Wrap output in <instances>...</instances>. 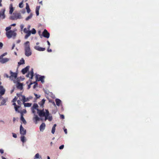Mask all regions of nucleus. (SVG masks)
Wrapping results in <instances>:
<instances>
[{
    "mask_svg": "<svg viewBox=\"0 0 159 159\" xmlns=\"http://www.w3.org/2000/svg\"><path fill=\"white\" fill-rule=\"evenodd\" d=\"M38 114L40 117H45V120H48L50 121H52V117L50 116L49 112L48 110L45 109V112L44 111V109L42 110H38Z\"/></svg>",
    "mask_w": 159,
    "mask_h": 159,
    "instance_id": "nucleus-1",
    "label": "nucleus"
},
{
    "mask_svg": "<svg viewBox=\"0 0 159 159\" xmlns=\"http://www.w3.org/2000/svg\"><path fill=\"white\" fill-rule=\"evenodd\" d=\"M38 107L39 106L37 104L34 103L31 108L32 112L34 114L33 120L35 124H37V123L38 121L40 120H43V119L39 117L36 114V112L34 109L37 110V113L38 114V111H39L38 110H40V109H38Z\"/></svg>",
    "mask_w": 159,
    "mask_h": 159,
    "instance_id": "nucleus-2",
    "label": "nucleus"
},
{
    "mask_svg": "<svg viewBox=\"0 0 159 159\" xmlns=\"http://www.w3.org/2000/svg\"><path fill=\"white\" fill-rule=\"evenodd\" d=\"M25 54L27 57H29L32 54V51L30 47V42L27 41L24 44Z\"/></svg>",
    "mask_w": 159,
    "mask_h": 159,
    "instance_id": "nucleus-3",
    "label": "nucleus"
},
{
    "mask_svg": "<svg viewBox=\"0 0 159 159\" xmlns=\"http://www.w3.org/2000/svg\"><path fill=\"white\" fill-rule=\"evenodd\" d=\"M17 30L15 29L13 30H10L8 32L6 33V35L8 39H10L12 38L14 39L16 35V33Z\"/></svg>",
    "mask_w": 159,
    "mask_h": 159,
    "instance_id": "nucleus-4",
    "label": "nucleus"
},
{
    "mask_svg": "<svg viewBox=\"0 0 159 159\" xmlns=\"http://www.w3.org/2000/svg\"><path fill=\"white\" fill-rule=\"evenodd\" d=\"M9 18L10 20H16L21 18V16L20 13L15 12L12 14Z\"/></svg>",
    "mask_w": 159,
    "mask_h": 159,
    "instance_id": "nucleus-5",
    "label": "nucleus"
},
{
    "mask_svg": "<svg viewBox=\"0 0 159 159\" xmlns=\"http://www.w3.org/2000/svg\"><path fill=\"white\" fill-rule=\"evenodd\" d=\"M10 74H11L10 76H9L10 79L13 80V79H16L17 77V73L16 72H13L11 70L10 71Z\"/></svg>",
    "mask_w": 159,
    "mask_h": 159,
    "instance_id": "nucleus-6",
    "label": "nucleus"
},
{
    "mask_svg": "<svg viewBox=\"0 0 159 159\" xmlns=\"http://www.w3.org/2000/svg\"><path fill=\"white\" fill-rule=\"evenodd\" d=\"M36 80L38 79V81H40L42 83L44 82V79L45 77L44 76H40L39 75H37L36 76Z\"/></svg>",
    "mask_w": 159,
    "mask_h": 159,
    "instance_id": "nucleus-7",
    "label": "nucleus"
},
{
    "mask_svg": "<svg viewBox=\"0 0 159 159\" xmlns=\"http://www.w3.org/2000/svg\"><path fill=\"white\" fill-rule=\"evenodd\" d=\"M20 133L21 135H24L26 134V130L22 127V125L20 126Z\"/></svg>",
    "mask_w": 159,
    "mask_h": 159,
    "instance_id": "nucleus-8",
    "label": "nucleus"
},
{
    "mask_svg": "<svg viewBox=\"0 0 159 159\" xmlns=\"http://www.w3.org/2000/svg\"><path fill=\"white\" fill-rule=\"evenodd\" d=\"M42 34L43 36L45 38H48L49 37L50 34L46 29L44 30Z\"/></svg>",
    "mask_w": 159,
    "mask_h": 159,
    "instance_id": "nucleus-9",
    "label": "nucleus"
},
{
    "mask_svg": "<svg viewBox=\"0 0 159 159\" xmlns=\"http://www.w3.org/2000/svg\"><path fill=\"white\" fill-rule=\"evenodd\" d=\"M10 59L7 58H2L0 59V62L2 64H4L8 61Z\"/></svg>",
    "mask_w": 159,
    "mask_h": 159,
    "instance_id": "nucleus-10",
    "label": "nucleus"
},
{
    "mask_svg": "<svg viewBox=\"0 0 159 159\" xmlns=\"http://www.w3.org/2000/svg\"><path fill=\"white\" fill-rule=\"evenodd\" d=\"M34 48L35 50L39 51H43L45 50V48H41L39 46H35Z\"/></svg>",
    "mask_w": 159,
    "mask_h": 159,
    "instance_id": "nucleus-11",
    "label": "nucleus"
},
{
    "mask_svg": "<svg viewBox=\"0 0 159 159\" xmlns=\"http://www.w3.org/2000/svg\"><path fill=\"white\" fill-rule=\"evenodd\" d=\"M46 125L45 123H43L40 126L39 129L41 131H43L45 129Z\"/></svg>",
    "mask_w": 159,
    "mask_h": 159,
    "instance_id": "nucleus-12",
    "label": "nucleus"
},
{
    "mask_svg": "<svg viewBox=\"0 0 159 159\" xmlns=\"http://www.w3.org/2000/svg\"><path fill=\"white\" fill-rule=\"evenodd\" d=\"M29 66H27L24 68L23 69L21 70V72L23 74H24L26 73L29 70Z\"/></svg>",
    "mask_w": 159,
    "mask_h": 159,
    "instance_id": "nucleus-13",
    "label": "nucleus"
},
{
    "mask_svg": "<svg viewBox=\"0 0 159 159\" xmlns=\"http://www.w3.org/2000/svg\"><path fill=\"white\" fill-rule=\"evenodd\" d=\"M16 86L18 89H20V90H22L23 88L22 84L19 82H18L16 84Z\"/></svg>",
    "mask_w": 159,
    "mask_h": 159,
    "instance_id": "nucleus-14",
    "label": "nucleus"
},
{
    "mask_svg": "<svg viewBox=\"0 0 159 159\" xmlns=\"http://www.w3.org/2000/svg\"><path fill=\"white\" fill-rule=\"evenodd\" d=\"M21 100L23 101V103H25V102H28L29 101V98H26L24 95H21Z\"/></svg>",
    "mask_w": 159,
    "mask_h": 159,
    "instance_id": "nucleus-15",
    "label": "nucleus"
},
{
    "mask_svg": "<svg viewBox=\"0 0 159 159\" xmlns=\"http://www.w3.org/2000/svg\"><path fill=\"white\" fill-rule=\"evenodd\" d=\"M8 98H6L5 99H3L2 100V101L1 102V104L0 105H6V102L7 101Z\"/></svg>",
    "mask_w": 159,
    "mask_h": 159,
    "instance_id": "nucleus-16",
    "label": "nucleus"
},
{
    "mask_svg": "<svg viewBox=\"0 0 159 159\" xmlns=\"http://www.w3.org/2000/svg\"><path fill=\"white\" fill-rule=\"evenodd\" d=\"M25 36V39H26L31 34V30H28Z\"/></svg>",
    "mask_w": 159,
    "mask_h": 159,
    "instance_id": "nucleus-17",
    "label": "nucleus"
},
{
    "mask_svg": "<svg viewBox=\"0 0 159 159\" xmlns=\"http://www.w3.org/2000/svg\"><path fill=\"white\" fill-rule=\"evenodd\" d=\"M25 60L23 58H22L20 60V61L18 63V66H20L21 65H23L25 64Z\"/></svg>",
    "mask_w": 159,
    "mask_h": 159,
    "instance_id": "nucleus-18",
    "label": "nucleus"
},
{
    "mask_svg": "<svg viewBox=\"0 0 159 159\" xmlns=\"http://www.w3.org/2000/svg\"><path fill=\"white\" fill-rule=\"evenodd\" d=\"M10 11H9V14H12L13 12L14 11L13 8L12 7V4H11L10 6Z\"/></svg>",
    "mask_w": 159,
    "mask_h": 159,
    "instance_id": "nucleus-19",
    "label": "nucleus"
},
{
    "mask_svg": "<svg viewBox=\"0 0 159 159\" xmlns=\"http://www.w3.org/2000/svg\"><path fill=\"white\" fill-rule=\"evenodd\" d=\"M34 159H42V157L41 156H40L39 154V153H37L34 156Z\"/></svg>",
    "mask_w": 159,
    "mask_h": 159,
    "instance_id": "nucleus-20",
    "label": "nucleus"
},
{
    "mask_svg": "<svg viewBox=\"0 0 159 159\" xmlns=\"http://www.w3.org/2000/svg\"><path fill=\"white\" fill-rule=\"evenodd\" d=\"M45 101V100L43 99L39 103V104L40 105V107H43V105L44 104Z\"/></svg>",
    "mask_w": 159,
    "mask_h": 159,
    "instance_id": "nucleus-21",
    "label": "nucleus"
},
{
    "mask_svg": "<svg viewBox=\"0 0 159 159\" xmlns=\"http://www.w3.org/2000/svg\"><path fill=\"white\" fill-rule=\"evenodd\" d=\"M55 101H56V102L57 105L58 106H60V104L61 103V101L59 99L57 98L55 99Z\"/></svg>",
    "mask_w": 159,
    "mask_h": 159,
    "instance_id": "nucleus-22",
    "label": "nucleus"
},
{
    "mask_svg": "<svg viewBox=\"0 0 159 159\" xmlns=\"http://www.w3.org/2000/svg\"><path fill=\"white\" fill-rule=\"evenodd\" d=\"M13 105L14 106V108L15 111H17L18 112H19V111L18 110V108H20V106H17L15 103H13Z\"/></svg>",
    "mask_w": 159,
    "mask_h": 159,
    "instance_id": "nucleus-23",
    "label": "nucleus"
},
{
    "mask_svg": "<svg viewBox=\"0 0 159 159\" xmlns=\"http://www.w3.org/2000/svg\"><path fill=\"white\" fill-rule=\"evenodd\" d=\"M26 9L27 10V12L28 13H29L30 12V9L29 5L28 3H26Z\"/></svg>",
    "mask_w": 159,
    "mask_h": 159,
    "instance_id": "nucleus-24",
    "label": "nucleus"
},
{
    "mask_svg": "<svg viewBox=\"0 0 159 159\" xmlns=\"http://www.w3.org/2000/svg\"><path fill=\"white\" fill-rule=\"evenodd\" d=\"M20 120L22 121L23 123L24 124H26V122L25 120V119L24 118L22 113H21V116L20 118Z\"/></svg>",
    "mask_w": 159,
    "mask_h": 159,
    "instance_id": "nucleus-25",
    "label": "nucleus"
},
{
    "mask_svg": "<svg viewBox=\"0 0 159 159\" xmlns=\"http://www.w3.org/2000/svg\"><path fill=\"white\" fill-rule=\"evenodd\" d=\"M56 125H57L56 124H54L52 127L51 132L52 134H54L55 131V127L56 126Z\"/></svg>",
    "mask_w": 159,
    "mask_h": 159,
    "instance_id": "nucleus-26",
    "label": "nucleus"
},
{
    "mask_svg": "<svg viewBox=\"0 0 159 159\" xmlns=\"http://www.w3.org/2000/svg\"><path fill=\"white\" fill-rule=\"evenodd\" d=\"M30 74L31 77L30 78V79H32L33 76H34V71H33V69L32 68L30 71Z\"/></svg>",
    "mask_w": 159,
    "mask_h": 159,
    "instance_id": "nucleus-27",
    "label": "nucleus"
},
{
    "mask_svg": "<svg viewBox=\"0 0 159 159\" xmlns=\"http://www.w3.org/2000/svg\"><path fill=\"white\" fill-rule=\"evenodd\" d=\"M21 140L23 143H24L26 141V139L25 137L23 136H21L20 137Z\"/></svg>",
    "mask_w": 159,
    "mask_h": 159,
    "instance_id": "nucleus-28",
    "label": "nucleus"
},
{
    "mask_svg": "<svg viewBox=\"0 0 159 159\" xmlns=\"http://www.w3.org/2000/svg\"><path fill=\"white\" fill-rule=\"evenodd\" d=\"M24 103V106L25 107H30L31 105V103Z\"/></svg>",
    "mask_w": 159,
    "mask_h": 159,
    "instance_id": "nucleus-29",
    "label": "nucleus"
},
{
    "mask_svg": "<svg viewBox=\"0 0 159 159\" xmlns=\"http://www.w3.org/2000/svg\"><path fill=\"white\" fill-rule=\"evenodd\" d=\"M32 14L30 13V15L26 18L25 20L26 21L29 20V19H30L32 17Z\"/></svg>",
    "mask_w": 159,
    "mask_h": 159,
    "instance_id": "nucleus-30",
    "label": "nucleus"
},
{
    "mask_svg": "<svg viewBox=\"0 0 159 159\" xmlns=\"http://www.w3.org/2000/svg\"><path fill=\"white\" fill-rule=\"evenodd\" d=\"M5 94L4 90L0 91V99L3 98L2 96Z\"/></svg>",
    "mask_w": 159,
    "mask_h": 159,
    "instance_id": "nucleus-31",
    "label": "nucleus"
},
{
    "mask_svg": "<svg viewBox=\"0 0 159 159\" xmlns=\"http://www.w3.org/2000/svg\"><path fill=\"white\" fill-rule=\"evenodd\" d=\"M11 26H9L8 27H7L5 29V30L6 31V32H8L9 31L11 30Z\"/></svg>",
    "mask_w": 159,
    "mask_h": 159,
    "instance_id": "nucleus-32",
    "label": "nucleus"
},
{
    "mask_svg": "<svg viewBox=\"0 0 159 159\" xmlns=\"http://www.w3.org/2000/svg\"><path fill=\"white\" fill-rule=\"evenodd\" d=\"M31 31V34H35L36 33V30L34 28H33Z\"/></svg>",
    "mask_w": 159,
    "mask_h": 159,
    "instance_id": "nucleus-33",
    "label": "nucleus"
},
{
    "mask_svg": "<svg viewBox=\"0 0 159 159\" xmlns=\"http://www.w3.org/2000/svg\"><path fill=\"white\" fill-rule=\"evenodd\" d=\"M7 54V52H5V53H4L3 54H2L0 56V59L1 58H3V57L5 56Z\"/></svg>",
    "mask_w": 159,
    "mask_h": 159,
    "instance_id": "nucleus-34",
    "label": "nucleus"
},
{
    "mask_svg": "<svg viewBox=\"0 0 159 159\" xmlns=\"http://www.w3.org/2000/svg\"><path fill=\"white\" fill-rule=\"evenodd\" d=\"M19 6L20 8H22L23 7V1L19 4Z\"/></svg>",
    "mask_w": 159,
    "mask_h": 159,
    "instance_id": "nucleus-35",
    "label": "nucleus"
},
{
    "mask_svg": "<svg viewBox=\"0 0 159 159\" xmlns=\"http://www.w3.org/2000/svg\"><path fill=\"white\" fill-rule=\"evenodd\" d=\"M4 90V93L5 92V89L3 88V87L2 86H1L0 85V90L2 91Z\"/></svg>",
    "mask_w": 159,
    "mask_h": 159,
    "instance_id": "nucleus-36",
    "label": "nucleus"
},
{
    "mask_svg": "<svg viewBox=\"0 0 159 159\" xmlns=\"http://www.w3.org/2000/svg\"><path fill=\"white\" fill-rule=\"evenodd\" d=\"M27 29H26V28H25L24 30H23V31L25 33H27V32H28V30H27Z\"/></svg>",
    "mask_w": 159,
    "mask_h": 159,
    "instance_id": "nucleus-37",
    "label": "nucleus"
},
{
    "mask_svg": "<svg viewBox=\"0 0 159 159\" xmlns=\"http://www.w3.org/2000/svg\"><path fill=\"white\" fill-rule=\"evenodd\" d=\"M64 147V145H62L59 147V148L60 149H62Z\"/></svg>",
    "mask_w": 159,
    "mask_h": 159,
    "instance_id": "nucleus-38",
    "label": "nucleus"
},
{
    "mask_svg": "<svg viewBox=\"0 0 159 159\" xmlns=\"http://www.w3.org/2000/svg\"><path fill=\"white\" fill-rule=\"evenodd\" d=\"M24 27V25L23 24H21L20 25V28L21 31L23 29Z\"/></svg>",
    "mask_w": 159,
    "mask_h": 159,
    "instance_id": "nucleus-39",
    "label": "nucleus"
},
{
    "mask_svg": "<svg viewBox=\"0 0 159 159\" xmlns=\"http://www.w3.org/2000/svg\"><path fill=\"white\" fill-rule=\"evenodd\" d=\"M3 46V44L2 42H0V49L2 48Z\"/></svg>",
    "mask_w": 159,
    "mask_h": 159,
    "instance_id": "nucleus-40",
    "label": "nucleus"
},
{
    "mask_svg": "<svg viewBox=\"0 0 159 159\" xmlns=\"http://www.w3.org/2000/svg\"><path fill=\"white\" fill-rule=\"evenodd\" d=\"M13 137L14 138H17V135L16 134L13 133H12Z\"/></svg>",
    "mask_w": 159,
    "mask_h": 159,
    "instance_id": "nucleus-41",
    "label": "nucleus"
},
{
    "mask_svg": "<svg viewBox=\"0 0 159 159\" xmlns=\"http://www.w3.org/2000/svg\"><path fill=\"white\" fill-rule=\"evenodd\" d=\"M17 103L19 105H20L21 104V102L19 100H18L17 101Z\"/></svg>",
    "mask_w": 159,
    "mask_h": 159,
    "instance_id": "nucleus-42",
    "label": "nucleus"
},
{
    "mask_svg": "<svg viewBox=\"0 0 159 159\" xmlns=\"http://www.w3.org/2000/svg\"><path fill=\"white\" fill-rule=\"evenodd\" d=\"M17 100V98L15 97L12 101V102H16Z\"/></svg>",
    "mask_w": 159,
    "mask_h": 159,
    "instance_id": "nucleus-43",
    "label": "nucleus"
},
{
    "mask_svg": "<svg viewBox=\"0 0 159 159\" xmlns=\"http://www.w3.org/2000/svg\"><path fill=\"white\" fill-rule=\"evenodd\" d=\"M49 47H48V49H47V51L48 52H52V50L51 49H49Z\"/></svg>",
    "mask_w": 159,
    "mask_h": 159,
    "instance_id": "nucleus-44",
    "label": "nucleus"
},
{
    "mask_svg": "<svg viewBox=\"0 0 159 159\" xmlns=\"http://www.w3.org/2000/svg\"><path fill=\"white\" fill-rule=\"evenodd\" d=\"M34 94L37 98H39V97H40V95H38L37 94Z\"/></svg>",
    "mask_w": 159,
    "mask_h": 159,
    "instance_id": "nucleus-45",
    "label": "nucleus"
},
{
    "mask_svg": "<svg viewBox=\"0 0 159 159\" xmlns=\"http://www.w3.org/2000/svg\"><path fill=\"white\" fill-rule=\"evenodd\" d=\"M60 118L62 119H64V116L63 115H60Z\"/></svg>",
    "mask_w": 159,
    "mask_h": 159,
    "instance_id": "nucleus-46",
    "label": "nucleus"
},
{
    "mask_svg": "<svg viewBox=\"0 0 159 159\" xmlns=\"http://www.w3.org/2000/svg\"><path fill=\"white\" fill-rule=\"evenodd\" d=\"M36 15L37 16H39V11L36 10Z\"/></svg>",
    "mask_w": 159,
    "mask_h": 159,
    "instance_id": "nucleus-47",
    "label": "nucleus"
},
{
    "mask_svg": "<svg viewBox=\"0 0 159 159\" xmlns=\"http://www.w3.org/2000/svg\"><path fill=\"white\" fill-rule=\"evenodd\" d=\"M40 7L39 6H37L36 9V10L39 11V9H40Z\"/></svg>",
    "mask_w": 159,
    "mask_h": 159,
    "instance_id": "nucleus-48",
    "label": "nucleus"
},
{
    "mask_svg": "<svg viewBox=\"0 0 159 159\" xmlns=\"http://www.w3.org/2000/svg\"><path fill=\"white\" fill-rule=\"evenodd\" d=\"M4 77H6L7 78H9V76L7 74H5L4 75Z\"/></svg>",
    "mask_w": 159,
    "mask_h": 159,
    "instance_id": "nucleus-49",
    "label": "nucleus"
},
{
    "mask_svg": "<svg viewBox=\"0 0 159 159\" xmlns=\"http://www.w3.org/2000/svg\"><path fill=\"white\" fill-rule=\"evenodd\" d=\"M0 152L2 154L4 152V150L2 149H0Z\"/></svg>",
    "mask_w": 159,
    "mask_h": 159,
    "instance_id": "nucleus-50",
    "label": "nucleus"
},
{
    "mask_svg": "<svg viewBox=\"0 0 159 159\" xmlns=\"http://www.w3.org/2000/svg\"><path fill=\"white\" fill-rule=\"evenodd\" d=\"M30 25H28L27 29L28 30H30Z\"/></svg>",
    "mask_w": 159,
    "mask_h": 159,
    "instance_id": "nucleus-51",
    "label": "nucleus"
},
{
    "mask_svg": "<svg viewBox=\"0 0 159 159\" xmlns=\"http://www.w3.org/2000/svg\"><path fill=\"white\" fill-rule=\"evenodd\" d=\"M32 84V83H31L30 84L28 85V89H29L30 88V85Z\"/></svg>",
    "mask_w": 159,
    "mask_h": 159,
    "instance_id": "nucleus-52",
    "label": "nucleus"
},
{
    "mask_svg": "<svg viewBox=\"0 0 159 159\" xmlns=\"http://www.w3.org/2000/svg\"><path fill=\"white\" fill-rule=\"evenodd\" d=\"M64 132L66 134H67V130L66 129H64Z\"/></svg>",
    "mask_w": 159,
    "mask_h": 159,
    "instance_id": "nucleus-53",
    "label": "nucleus"
},
{
    "mask_svg": "<svg viewBox=\"0 0 159 159\" xmlns=\"http://www.w3.org/2000/svg\"><path fill=\"white\" fill-rule=\"evenodd\" d=\"M47 42L48 43V47H50V42H49L48 41H47Z\"/></svg>",
    "mask_w": 159,
    "mask_h": 159,
    "instance_id": "nucleus-54",
    "label": "nucleus"
},
{
    "mask_svg": "<svg viewBox=\"0 0 159 159\" xmlns=\"http://www.w3.org/2000/svg\"><path fill=\"white\" fill-rule=\"evenodd\" d=\"M37 86V83H36L35 85H34V86H33V88L34 89H35L36 87Z\"/></svg>",
    "mask_w": 159,
    "mask_h": 159,
    "instance_id": "nucleus-55",
    "label": "nucleus"
},
{
    "mask_svg": "<svg viewBox=\"0 0 159 159\" xmlns=\"http://www.w3.org/2000/svg\"><path fill=\"white\" fill-rule=\"evenodd\" d=\"M15 47V44H13L12 47L11 48V49L12 50L13 49H14V48Z\"/></svg>",
    "mask_w": 159,
    "mask_h": 159,
    "instance_id": "nucleus-56",
    "label": "nucleus"
},
{
    "mask_svg": "<svg viewBox=\"0 0 159 159\" xmlns=\"http://www.w3.org/2000/svg\"><path fill=\"white\" fill-rule=\"evenodd\" d=\"M30 75V72L29 73H28L26 75V76L27 77H29V75Z\"/></svg>",
    "mask_w": 159,
    "mask_h": 159,
    "instance_id": "nucleus-57",
    "label": "nucleus"
},
{
    "mask_svg": "<svg viewBox=\"0 0 159 159\" xmlns=\"http://www.w3.org/2000/svg\"><path fill=\"white\" fill-rule=\"evenodd\" d=\"M2 1V0H0V7H2V4L1 3Z\"/></svg>",
    "mask_w": 159,
    "mask_h": 159,
    "instance_id": "nucleus-58",
    "label": "nucleus"
},
{
    "mask_svg": "<svg viewBox=\"0 0 159 159\" xmlns=\"http://www.w3.org/2000/svg\"><path fill=\"white\" fill-rule=\"evenodd\" d=\"M16 25V24H11L10 26H11H11H15Z\"/></svg>",
    "mask_w": 159,
    "mask_h": 159,
    "instance_id": "nucleus-59",
    "label": "nucleus"
},
{
    "mask_svg": "<svg viewBox=\"0 0 159 159\" xmlns=\"http://www.w3.org/2000/svg\"><path fill=\"white\" fill-rule=\"evenodd\" d=\"M20 42V40H18L17 41V43H19Z\"/></svg>",
    "mask_w": 159,
    "mask_h": 159,
    "instance_id": "nucleus-60",
    "label": "nucleus"
},
{
    "mask_svg": "<svg viewBox=\"0 0 159 159\" xmlns=\"http://www.w3.org/2000/svg\"><path fill=\"white\" fill-rule=\"evenodd\" d=\"M26 112V110H24L23 111V112L24 113H25Z\"/></svg>",
    "mask_w": 159,
    "mask_h": 159,
    "instance_id": "nucleus-61",
    "label": "nucleus"
},
{
    "mask_svg": "<svg viewBox=\"0 0 159 159\" xmlns=\"http://www.w3.org/2000/svg\"><path fill=\"white\" fill-rule=\"evenodd\" d=\"M0 122H2V123H3V124L4 123V121H3V120H1L0 121Z\"/></svg>",
    "mask_w": 159,
    "mask_h": 159,
    "instance_id": "nucleus-62",
    "label": "nucleus"
},
{
    "mask_svg": "<svg viewBox=\"0 0 159 159\" xmlns=\"http://www.w3.org/2000/svg\"><path fill=\"white\" fill-rule=\"evenodd\" d=\"M16 120V118L15 117H14L13 118V121L14 122Z\"/></svg>",
    "mask_w": 159,
    "mask_h": 159,
    "instance_id": "nucleus-63",
    "label": "nucleus"
},
{
    "mask_svg": "<svg viewBox=\"0 0 159 159\" xmlns=\"http://www.w3.org/2000/svg\"><path fill=\"white\" fill-rule=\"evenodd\" d=\"M14 91V89H13L11 91V93H12Z\"/></svg>",
    "mask_w": 159,
    "mask_h": 159,
    "instance_id": "nucleus-64",
    "label": "nucleus"
}]
</instances>
